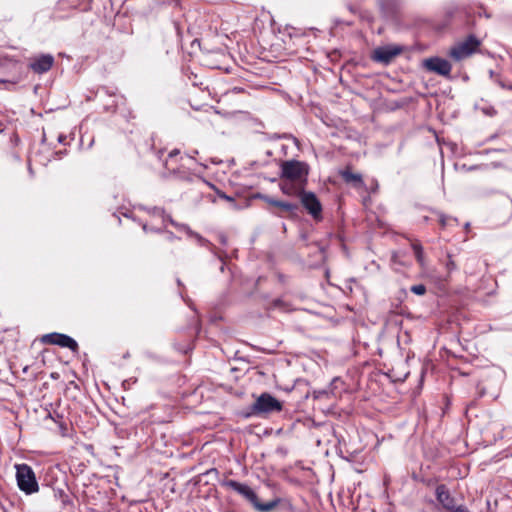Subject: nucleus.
Instances as JSON below:
<instances>
[{
	"mask_svg": "<svg viewBox=\"0 0 512 512\" xmlns=\"http://www.w3.org/2000/svg\"><path fill=\"white\" fill-rule=\"evenodd\" d=\"M222 486L228 489H232L237 494L242 496V498L247 501L257 512H272L283 501L281 498L275 497L267 502H261L257 493L249 485L232 479L223 481Z\"/></svg>",
	"mask_w": 512,
	"mask_h": 512,
	"instance_id": "f257e3e1",
	"label": "nucleus"
},
{
	"mask_svg": "<svg viewBox=\"0 0 512 512\" xmlns=\"http://www.w3.org/2000/svg\"><path fill=\"white\" fill-rule=\"evenodd\" d=\"M200 164L192 155L182 153L179 149L169 152L165 162V169L182 180H190Z\"/></svg>",
	"mask_w": 512,
	"mask_h": 512,
	"instance_id": "f03ea898",
	"label": "nucleus"
},
{
	"mask_svg": "<svg viewBox=\"0 0 512 512\" xmlns=\"http://www.w3.org/2000/svg\"><path fill=\"white\" fill-rule=\"evenodd\" d=\"M280 169L281 180L307 184L310 167L306 162L295 159L282 161Z\"/></svg>",
	"mask_w": 512,
	"mask_h": 512,
	"instance_id": "7ed1b4c3",
	"label": "nucleus"
},
{
	"mask_svg": "<svg viewBox=\"0 0 512 512\" xmlns=\"http://www.w3.org/2000/svg\"><path fill=\"white\" fill-rule=\"evenodd\" d=\"M16 481L19 489L27 495L37 493L39 484L31 466L26 463L16 464Z\"/></svg>",
	"mask_w": 512,
	"mask_h": 512,
	"instance_id": "20e7f679",
	"label": "nucleus"
},
{
	"mask_svg": "<svg viewBox=\"0 0 512 512\" xmlns=\"http://www.w3.org/2000/svg\"><path fill=\"white\" fill-rule=\"evenodd\" d=\"M250 409V415L267 416L282 411L283 405L274 396L265 392L255 400Z\"/></svg>",
	"mask_w": 512,
	"mask_h": 512,
	"instance_id": "39448f33",
	"label": "nucleus"
},
{
	"mask_svg": "<svg viewBox=\"0 0 512 512\" xmlns=\"http://www.w3.org/2000/svg\"><path fill=\"white\" fill-rule=\"evenodd\" d=\"M435 497L445 512H469L463 504H457L456 498L450 493L445 484H439L435 488Z\"/></svg>",
	"mask_w": 512,
	"mask_h": 512,
	"instance_id": "423d86ee",
	"label": "nucleus"
},
{
	"mask_svg": "<svg viewBox=\"0 0 512 512\" xmlns=\"http://www.w3.org/2000/svg\"><path fill=\"white\" fill-rule=\"evenodd\" d=\"M480 44L474 35H469L463 42L450 49L449 56L455 61H462L477 52Z\"/></svg>",
	"mask_w": 512,
	"mask_h": 512,
	"instance_id": "0eeeda50",
	"label": "nucleus"
},
{
	"mask_svg": "<svg viewBox=\"0 0 512 512\" xmlns=\"http://www.w3.org/2000/svg\"><path fill=\"white\" fill-rule=\"evenodd\" d=\"M299 200L302 207L315 222L318 223L323 220V207L314 192L305 190L304 193H302L300 196Z\"/></svg>",
	"mask_w": 512,
	"mask_h": 512,
	"instance_id": "6e6552de",
	"label": "nucleus"
},
{
	"mask_svg": "<svg viewBox=\"0 0 512 512\" xmlns=\"http://www.w3.org/2000/svg\"><path fill=\"white\" fill-rule=\"evenodd\" d=\"M142 227L146 233L156 232V233L160 234L159 245L163 249V251L170 253V254L175 252L176 247L181 240L179 237L175 236L170 231L163 230L162 228L156 229L153 227H149V225L146 223L143 224Z\"/></svg>",
	"mask_w": 512,
	"mask_h": 512,
	"instance_id": "1a4fd4ad",
	"label": "nucleus"
},
{
	"mask_svg": "<svg viewBox=\"0 0 512 512\" xmlns=\"http://www.w3.org/2000/svg\"><path fill=\"white\" fill-rule=\"evenodd\" d=\"M41 342L49 345H58L60 347L69 348L72 352L77 353L79 350L78 343L66 334L57 332L45 334L41 337Z\"/></svg>",
	"mask_w": 512,
	"mask_h": 512,
	"instance_id": "9d476101",
	"label": "nucleus"
},
{
	"mask_svg": "<svg viewBox=\"0 0 512 512\" xmlns=\"http://www.w3.org/2000/svg\"><path fill=\"white\" fill-rule=\"evenodd\" d=\"M259 197L268 205L278 208L279 212H276L275 214L279 217H294L299 210L298 204L295 203L276 200L268 195H260Z\"/></svg>",
	"mask_w": 512,
	"mask_h": 512,
	"instance_id": "9b49d317",
	"label": "nucleus"
},
{
	"mask_svg": "<svg viewBox=\"0 0 512 512\" xmlns=\"http://www.w3.org/2000/svg\"><path fill=\"white\" fill-rule=\"evenodd\" d=\"M423 67L429 72H433L444 77H449L452 70L450 62L440 57H430L425 59L423 61Z\"/></svg>",
	"mask_w": 512,
	"mask_h": 512,
	"instance_id": "f8f14e48",
	"label": "nucleus"
},
{
	"mask_svg": "<svg viewBox=\"0 0 512 512\" xmlns=\"http://www.w3.org/2000/svg\"><path fill=\"white\" fill-rule=\"evenodd\" d=\"M55 59L51 54H41L30 59L28 67L36 74L48 72L54 65Z\"/></svg>",
	"mask_w": 512,
	"mask_h": 512,
	"instance_id": "ddd939ff",
	"label": "nucleus"
},
{
	"mask_svg": "<svg viewBox=\"0 0 512 512\" xmlns=\"http://www.w3.org/2000/svg\"><path fill=\"white\" fill-rule=\"evenodd\" d=\"M401 52L399 47H379L373 51L371 58L376 62L389 64Z\"/></svg>",
	"mask_w": 512,
	"mask_h": 512,
	"instance_id": "4468645a",
	"label": "nucleus"
},
{
	"mask_svg": "<svg viewBox=\"0 0 512 512\" xmlns=\"http://www.w3.org/2000/svg\"><path fill=\"white\" fill-rule=\"evenodd\" d=\"M305 185L306 184H300L298 182L281 180L279 188L281 192L287 196L300 198L305 191Z\"/></svg>",
	"mask_w": 512,
	"mask_h": 512,
	"instance_id": "2eb2a0df",
	"label": "nucleus"
},
{
	"mask_svg": "<svg viewBox=\"0 0 512 512\" xmlns=\"http://www.w3.org/2000/svg\"><path fill=\"white\" fill-rule=\"evenodd\" d=\"M340 176L343 181L347 184H352L354 187H362L364 186V181L362 175L359 173H354L352 171L351 166H346L343 170L340 171Z\"/></svg>",
	"mask_w": 512,
	"mask_h": 512,
	"instance_id": "dca6fc26",
	"label": "nucleus"
},
{
	"mask_svg": "<svg viewBox=\"0 0 512 512\" xmlns=\"http://www.w3.org/2000/svg\"><path fill=\"white\" fill-rule=\"evenodd\" d=\"M92 0H77L69 2L68 0H59L56 4L57 11H64L68 7L72 9L80 8L82 10H88L90 8Z\"/></svg>",
	"mask_w": 512,
	"mask_h": 512,
	"instance_id": "f3484780",
	"label": "nucleus"
},
{
	"mask_svg": "<svg viewBox=\"0 0 512 512\" xmlns=\"http://www.w3.org/2000/svg\"><path fill=\"white\" fill-rule=\"evenodd\" d=\"M432 214L437 217L438 223L441 227V229H446L450 226H456L457 225V219L453 218L451 216L445 215L438 211H432Z\"/></svg>",
	"mask_w": 512,
	"mask_h": 512,
	"instance_id": "a211bd4d",
	"label": "nucleus"
},
{
	"mask_svg": "<svg viewBox=\"0 0 512 512\" xmlns=\"http://www.w3.org/2000/svg\"><path fill=\"white\" fill-rule=\"evenodd\" d=\"M411 248L414 252L415 258L417 262L423 266L424 265V249L419 240L411 241Z\"/></svg>",
	"mask_w": 512,
	"mask_h": 512,
	"instance_id": "6ab92c4d",
	"label": "nucleus"
},
{
	"mask_svg": "<svg viewBox=\"0 0 512 512\" xmlns=\"http://www.w3.org/2000/svg\"><path fill=\"white\" fill-rule=\"evenodd\" d=\"M54 496L61 502L63 507L72 505V499L64 489H54Z\"/></svg>",
	"mask_w": 512,
	"mask_h": 512,
	"instance_id": "aec40b11",
	"label": "nucleus"
},
{
	"mask_svg": "<svg viewBox=\"0 0 512 512\" xmlns=\"http://www.w3.org/2000/svg\"><path fill=\"white\" fill-rule=\"evenodd\" d=\"M151 215L154 217H159L162 219L163 224L166 222V220H169L171 224H173V220L165 215V211L161 208H153L151 210Z\"/></svg>",
	"mask_w": 512,
	"mask_h": 512,
	"instance_id": "412c9836",
	"label": "nucleus"
},
{
	"mask_svg": "<svg viewBox=\"0 0 512 512\" xmlns=\"http://www.w3.org/2000/svg\"><path fill=\"white\" fill-rule=\"evenodd\" d=\"M410 291L416 295L422 296L426 293L427 289L424 284H417L411 286Z\"/></svg>",
	"mask_w": 512,
	"mask_h": 512,
	"instance_id": "4be33fe9",
	"label": "nucleus"
},
{
	"mask_svg": "<svg viewBox=\"0 0 512 512\" xmlns=\"http://www.w3.org/2000/svg\"><path fill=\"white\" fill-rule=\"evenodd\" d=\"M446 268H447L448 273L454 271L457 268V265L454 262V260L452 259V255H450V254L447 255Z\"/></svg>",
	"mask_w": 512,
	"mask_h": 512,
	"instance_id": "5701e85b",
	"label": "nucleus"
},
{
	"mask_svg": "<svg viewBox=\"0 0 512 512\" xmlns=\"http://www.w3.org/2000/svg\"><path fill=\"white\" fill-rule=\"evenodd\" d=\"M218 196H219L220 198H222V199L226 200V201H229V202H234V201H235L233 197L228 196V195H226V194H225V193H223V192H218Z\"/></svg>",
	"mask_w": 512,
	"mask_h": 512,
	"instance_id": "b1692460",
	"label": "nucleus"
},
{
	"mask_svg": "<svg viewBox=\"0 0 512 512\" xmlns=\"http://www.w3.org/2000/svg\"><path fill=\"white\" fill-rule=\"evenodd\" d=\"M430 220H431V217H429V216H424L423 217V221L426 222V223H428Z\"/></svg>",
	"mask_w": 512,
	"mask_h": 512,
	"instance_id": "393cba45",
	"label": "nucleus"
},
{
	"mask_svg": "<svg viewBox=\"0 0 512 512\" xmlns=\"http://www.w3.org/2000/svg\"><path fill=\"white\" fill-rule=\"evenodd\" d=\"M274 306H279L281 304V300H275L274 302Z\"/></svg>",
	"mask_w": 512,
	"mask_h": 512,
	"instance_id": "a878e982",
	"label": "nucleus"
},
{
	"mask_svg": "<svg viewBox=\"0 0 512 512\" xmlns=\"http://www.w3.org/2000/svg\"><path fill=\"white\" fill-rule=\"evenodd\" d=\"M28 370H29V366H25V367L23 368V373H24V374H27V373H28Z\"/></svg>",
	"mask_w": 512,
	"mask_h": 512,
	"instance_id": "bb28decb",
	"label": "nucleus"
},
{
	"mask_svg": "<svg viewBox=\"0 0 512 512\" xmlns=\"http://www.w3.org/2000/svg\"><path fill=\"white\" fill-rule=\"evenodd\" d=\"M234 91H236V92H243L244 90H243V89H237V88H235V89H234Z\"/></svg>",
	"mask_w": 512,
	"mask_h": 512,
	"instance_id": "cd10ccee",
	"label": "nucleus"
},
{
	"mask_svg": "<svg viewBox=\"0 0 512 512\" xmlns=\"http://www.w3.org/2000/svg\"><path fill=\"white\" fill-rule=\"evenodd\" d=\"M5 81L4 80H0V83H4Z\"/></svg>",
	"mask_w": 512,
	"mask_h": 512,
	"instance_id": "c85d7f7f",
	"label": "nucleus"
}]
</instances>
